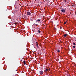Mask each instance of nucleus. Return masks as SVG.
<instances>
[{"label":"nucleus","mask_w":76,"mask_h":76,"mask_svg":"<svg viewBox=\"0 0 76 76\" xmlns=\"http://www.w3.org/2000/svg\"><path fill=\"white\" fill-rule=\"evenodd\" d=\"M39 73L40 75H44V71L42 70H41L39 71Z\"/></svg>","instance_id":"obj_1"},{"label":"nucleus","mask_w":76,"mask_h":76,"mask_svg":"<svg viewBox=\"0 0 76 76\" xmlns=\"http://www.w3.org/2000/svg\"><path fill=\"white\" fill-rule=\"evenodd\" d=\"M27 15L28 16H30L31 15V13L29 12H27Z\"/></svg>","instance_id":"obj_2"},{"label":"nucleus","mask_w":76,"mask_h":76,"mask_svg":"<svg viewBox=\"0 0 76 76\" xmlns=\"http://www.w3.org/2000/svg\"><path fill=\"white\" fill-rule=\"evenodd\" d=\"M61 11L62 12H63V13H64V12H66V10H61Z\"/></svg>","instance_id":"obj_3"},{"label":"nucleus","mask_w":76,"mask_h":76,"mask_svg":"<svg viewBox=\"0 0 76 76\" xmlns=\"http://www.w3.org/2000/svg\"><path fill=\"white\" fill-rule=\"evenodd\" d=\"M37 20L38 23H39V22H40V20L39 19H38V20Z\"/></svg>","instance_id":"obj_4"},{"label":"nucleus","mask_w":76,"mask_h":76,"mask_svg":"<svg viewBox=\"0 0 76 76\" xmlns=\"http://www.w3.org/2000/svg\"><path fill=\"white\" fill-rule=\"evenodd\" d=\"M35 23L36 24V25H37V23H39L37 21V20H36L35 22Z\"/></svg>","instance_id":"obj_5"},{"label":"nucleus","mask_w":76,"mask_h":76,"mask_svg":"<svg viewBox=\"0 0 76 76\" xmlns=\"http://www.w3.org/2000/svg\"><path fill=\"white\" fill-rule=\"evenodd\" d=\"M67 34H65L64 35V37H66V36H67Z\"/></svg>","instance_id":"obj_6"},{"label":"nucleus","mask_w":76,"mask_h":76,"mask_svg":"<svg viewBox=\"0 0 76 76\" xmlns=\"http://www.w3.org/2000/svg\"><path fill=\"white\" fill-rule=\"evenodd\" d=\"M60 50L59 49H58L57 50V52L60 53Z\"/></svg>","instance_id":"obj_7"},{"label":"nucleus","mask_w":76,"mask_h":76,"mask_svg":"<svg viewBox=\"0 0 76 76\" xmlns=\"http://www.w3.org/2000/svg\"><path fill=\"white\" fill-rule=\"evenodd\" d=\"M36 47H37V48L39 47L38 44V43L37 44H36Z\"/></svg>","instance_id":"obj_8"},{"label":"nucleus","mask_w":76,"mask_h":76,"mask_svg":"<svg viewBox=\"0 0 76 76\" xmlns=\"http://www.w3.org/2000/svg\"><path fill=\"white\" fill-rule=\"evenodd\" d=\"M48 71V69H46L45 70V72H47Z\"/></svg>","instance_id":"obj_9"},{"label":"nucleus","mask_w":76,"mask_h":76,"mask_svg":"<svg viewBox=\"0 0 76 76\" xmlns=\"http://www.w3.org/2000/svg\"><path fill=\"white\" fill-rule=\"evenodd\" d=\"M38 32L39 33H40V32H41V31L39 30H38Z\"/></svg>","instance_id":"obj_10"},{"label":"nucleus","mask_w":76,"mask_h":76,"mask_svg":"<svg viewBox=\"0 0 76 76\" xmlns=\"http://www.w3.org/2000/svg\"><path fill=\"white\" fill-rule=\"evenodd\" d=\"M73 45H76V44L75 42H73Z\"/></svg>","instance_id":"obj_11"},{"label":"nucleus","mask_w":76,"mask_h":76,"mask_svg":"<svg viewBox=\"0 0 76 76\" xmlns=\"http://www.w3.org/2000/svg\"><path fill=\"white\" fill-rule=\"evenodd\" d=\"M14 24L15 25H17V24H18V23H15Z\"/></svg>","instance_id":"obj_12"},{"label":"nucleus","mask_w":76,"mask_h":76,"mask_svg":"<svg viewBox=\"0 0 76 76\" xmlns=\"http://www.w3.org/2000/svg\"><path fill=\"white\" fill-rule=\"evenodd\" d=\"M23 63H26V61H25V60L23 61Z\"/></svg>","instance_id":"obj_13"},{"label":"nucleus","mask_w":76,"mask_h":76,"mask_svg":"<svg viewBox=\"0 0 76 76\" xmlns=\"http://www.w3.org/2000/svg\"><path fill=\"white\" fill-rule=\"evenodd\" d=\"M75 47H76L75 46H73V48H75Z\"/></svg>","instance_id":"obj_14"},{"label":"nucleus","mask_w":76,"mask_h":76,"mask_svg":"<svg viewBox=\"0 0 76 76\" xmlns=\"http://www.w3.org/2000/svg\"><path fill=\"white\" fill-rule=\"evenodd\" d=\"M48 70H50V68H49V69H48Z\"/></svg>","instance_id":"obj_15"},{"label":"nucleus","mask_w":76,"mask_h":76,"mask_svg":"<svg viewBox=\"0 0 76 76\" xmlns=\"http://www.w3.org/2000/svg\"><path fill=\"white\" fill-rule=\"evenodd\" d=\"M60 29H62V27H60Z\"/></svg>","instance_id":"obj_16"},{"label":"nucleus","mask_w":76,"mask_h":76,"mask_svg":"<svg viewBox=\"0 0 76 76\" xmlns=\"http://www.w3.org/2000/svg\"><path fill=\"white\" fill-rule=\"evenodd\" d=\"M24 65L26 64V63H24Z\"/></svg>","instance_id":"obj_17"},{"label":"nucleus","mask_w":76,"mask_h":76,"mask_svg":"<svg viewBox=\"0 0 76 76\" xmlns=\"http://www.w3.org/2000/svg\"><path fill=\"white\" fill-rule=\"evenodd\" d=\"M66 22H64V24L65 25V24H66Z\"/></svg>","instance_id":"obj_18"},{"label":"nucleus","mask_w":76,"mask_h":76,"mask_svg":"<svg viewBox=\"0 0 76 76\" xmlns=\"http://www.w3.org/2000/svg\"><path fill=\"white\" fill-rule=\"evenodd\" d=\"M64 1H65V2H66V0H65Z\"/></svg>","instance_id":"obj_19"},{"label":"nucleus","mask_w":76,"mask_h":76,"mask_svg":"<svg viewBox=\"0 0 76 76\" xmlns=\"http://www.w3.org/2000/svg\"><path fill=\"white\" fill-rule=\"evenodd\" d=\"M36 44H38V43L37 42H36Z\"/></svg>","instance_id":"obj_20"}]
</instances>
